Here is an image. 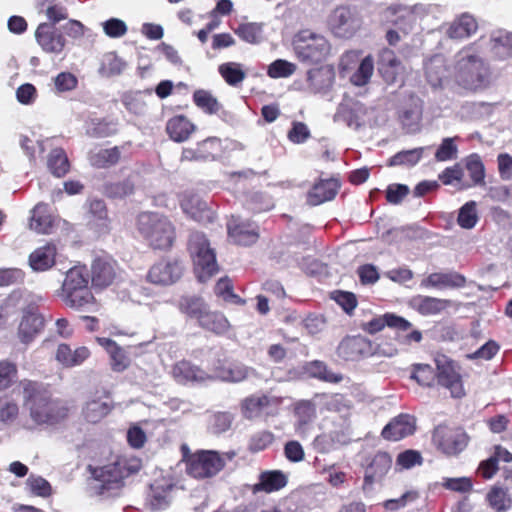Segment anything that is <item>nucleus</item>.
I'll return each mask as SVG.
<instances>
[{
  "mask_svg": "<svg viewBox=\"0 0 512 512\" xmlns=\"http://www.w3.org/2000/svg\"><path fill=\"white\" fill-rule=\"evenodd\" d=\"M92 478L88 485L90 496L100 501H110L123 494L124 480L134 471L125 460H117L103 466L89 467Z\"/></svg>",
  "mask_w": 512,
  "mask_h": 512,
  "instance_id": "1",
  "label": "nucleus"
},
{
  "mask_svg": "<svg viewBox=\"0 0 512 512\" xmlns=\"http://www.w3.org/2000/svg\"><path fill=\"white\" fill-rule=\"evenodd\" d=\"M23 394L30 416L37 424L54 425L68 416V408L61 401L52 399L36 382H23Z\"/></svg>",
  "mask_w": 512,
  "mask_h": 512,
  "instance_id": "2",
  "label": "nucleus"
},
{
  "mask_svg": "<svg viewBox=\"0 0 512 512\" xmlns=\"http://www.w3.org/2000/svg\"><path fill=\"white\" fill-rule=\"evenodd\" d=\"M472 50L473 45H469L459 51L455 78L463 88L477 90L489 84L490 72L483 59Z\"/></svg>",
  "mask_w": 512,
  "mask_h": 512,
  "instance_id": "3",
  "label": "nucleus"
},
{
  "mask_svg": "<svg viewBox=\"0 0 512 512\" xmlns=\"http://www.w3.org/2000/svg\"><path fill=\"white\" fill-rule=\"evenodd\" d=\"M138 231L154 249H168L175 239V228L170 220L158 213L144 212L137 219Z\"/></svg>",
  "mask_w": 512,
  "mask_h": 512,
  "instance_id": "4",
  "label": "nucleus"
},
{
  "mask_svg": "<svg viewBox=\"0 0 512 512\" xmlns=\"http://www.w3.org/2000/svg\"><path fill=\"white\" fill-rule=\"evenodd\" d=\"M188 251L194 264L196 277L200 282L208 281L218 270L216 255L206 235L193 231L188 238Z\"/></svg>",
  "mask_w": 512,
  "mask_h": 512,
  "instance_id": "5",
  "label": "nucleus"
},
{
  "mask_svg": "<svg viewBox=\"0 0 512 512\" xmlns=\"http://www.w3.org/2000/svg\"><path fill=\"white\" fill-rule=\"evenodd\" d=\"M89 277L85 267L75 266L67 273L62 285V298L71 308L80 310L94 303L89 289Z\"/></svg>",
  "mask_w": 512,
  "mask_h": 512,
  "instance_id": "6",
  "label": "nucleus"
},
{
  "mask_svg": "<svg viewBox=\"0 0 512 512\" xmlns=\"http://www.w3.org/2000/svg\"><path fill=\"white\" fill-rule=\"evenodd\" d=\"M292 45L297 58L310 63L325 60L331 51V45L326 37L311 29H303L296 33Z\"/></svg>",
  "mask_w": 512,
  "mask_h": 512,
  "instance_id": "7",
  "label": "nucleus"
},
{
  "mask_svg": "<svg viewBox=\"0 0 512 512\" xmlns=\"http://www.w3.org/2000/svg\"><path fill=\"white\" fill-rule=\"evenodd\" d=\"M431 441L441 454L456 457L467 448L470 437L462 427L439 424L432 431Z\"/></svg>",
  "mask_w": 512,
  "mask_h": 512,
  "instance_id": "8",
  "label": "nucleus"
},
{
  "mask_svg": "<svg viewBox=\"0 0 512 512\" xmlns=\"http://www.w3.org/2000/svg\"><path fill=\"white\" fill-rule=\"evenodd\" d=\"M327 24L335 37L351 39L361 30L363 18L356 7L341 5L331 12Z\"/></svg>",
  "mask_w": 512,
  "mask_h": 512,
  "instance_id": "9",
  "label": "nucleus"
},
{
  "mask_svg": "<svg viewBox=\"0 0 512 512\" xmlns=\"http://www.w3.org/2000/svg\"><path fill=\"white\" fill-rule=\"evenodd\" d=\"M437 369V384L450 392L453 398H462L465 396L462 376L456 363L446 356L435 358Z\"/></svg>",
  "mask_w": 512,
  "mask_h": 512,
  "instance_id": "10",
  "label": "nucleus"
},
{
  "mask_svg": "<svg viewBox=\"0 0 512 512\" xmlns=\"http://www.w3.org/2000/svg\"><path fill=\"white\" fill-rule=\"evenodd\" d=\"M224 465V459L218 452L202 451L189 459L187 473L194 478H209L216 475Z\"/></svg>",
  "mask_w": 512,
  "mask_h": 512,
  "instance_id": "11",
  "label": "nucleus"
},
{
  "mask_svg": "<svg viewBox=\"0 0 512 512\" xmlns=\"http://www.w3.org/2000/svg\"><path fill=\"white\" fill-rule=\"evenodd\" d=\"M392 462L391 455L385 451H377L367 456L362 463L364 469L362 489L371 490L375 483L380 482L390 471Z\"/></svg>",
  "mask_w": 512,
  "mask_h": 512,
  "instance_id": "12",
  "label": "nucleus"
},
{
  "mask_svg": "<svg viewBox=\"0 0 512 512\" xmlns=\"http://www.w3.org/2000/svg\"><path fill=\"white\" fill-rule=\"evenodd\" d=\"M40 296H31V301L23 311V317L19 324L18 334L22 343H30L44 327V318L37 313L36 304L40 302Z\"/></svg>",
  "mask_w": 512,
  "mask_h": 512,
  "instance_id": "13",
  "label": "nucleus"
},
{
  "mask_svg": "<svg viewBox=\"0 0 512 512\" xmlns=\"http://www.w3.org/2000/svg\"><path fill=\"white\" fill-rule=\"evenodd\" d=\"M284 397L274 394L250 396L243 400L241 404L242 414L247 419H253L262 414L271 415L277 410Z\"/></svg>",
  "mask_w": 512,
  "mask_h": 512,
  "instance_id": "14",
  "label": "nucleus"
},
{
  "mask_svg": "<svg viewBox=\"0 0 512 512\" xmlns=\"http://www.w3.org/2000/svg\"><path fill=\"white\" fill-rule=\"evenodd\" d=\"M373 354L372 342L361 335L347 336L337 347V355L345 361H357Z\"/></svg>",
  "mask_w": 512,
  "mask_h": 512,
  "instance_id": "15",
  "label": "nucleus"
},
{
  "mask_svg": "<svg viewBox=\"0 0 512 512\" xmlns=\"http://www.w3.org/2000/svg\"><path fill=\"white\" fill-rule=\"evenodd\" d=\"M183 270L178 260H161L150 268L147 279L156 285H172L182 277Z\"/></svg>",
  "mask_w": 512,
  "mask_h": 512,
  "instance_id": "16",
  "label": "nucleus"
},
{
  "mask_svg": "<svg viewBox=\"0 0 512 512\" xmlns=\"http://www.w3.org/2000/svg\"><path fill=\"white\" fill-rule=\"evenodd\" d=\"M228 235L238 245L254 244L259 238L258 226L254 222L243 221L234 217L227 223Z\"/></svg>",
  "mask_w": 512,
  "mask_h": 512,
  "instance_id": "17",
  "label": "nucleus"
},
{
  "mask_svg": "<svg viewBox=\"0 0 512 512\" xmlns=\"http://www.w3.org/2000/svg\"><path fill=\"white\" fill-rule=\"evenodd\" d=\"M35 38L46 53L59 54L63 51L66 40L63 34L52 24L41 23L35 31Z\"/></svg>",
  "mask_w": 512,
  "mask_h": 512,
  "instance_id": "18",
  "label": "nucleus"
},
{
  "mask_svg": "<svg viewBox=\"0 0 512 512\" xmlns=\"http://www.w3.org/2000/svg\"><path fill=\"white\" fill-rule=\"evenodd\" d=\"M175 488V484L168 479L155 480L150 485V492L147 496V504L150 509L153 511L166 509L172 502Z\"/></svg>",
  "mask_w": 512,
  "mask_h": 512,
  "instance_id": "19",
  "label": "nucleus"
},
{
  "mask_svg": "<svg viewBox=\"0 0 512 512\" xmlns=\"http://www.w3.org/2000/svg\"><path fill=\"white\" fill-rule=\"evenodd\" d=\"M386 326L395 329L397 332H405L411 328L412 324L405 318L388 312L362 323L361 329L369 334H376Z\"/></svg>",
  "mask_w": 512,
  "mask_h": 512,
  "instance_id": "20",
  "label": "nucleus"
},
{
  "mask_svg": "<svg viewBox=\"0 0 512 512\" xmlns=\"http://www.w3.org/2000/svg\"><path fill=\"white\" fill-rule=\"evenodd\" d=\"M414 431V418L408 414H400L385 425L382 429L381 436L388 441H399L412 435Z\"/></svg>",
  "mask_w": 512,
  "mask_h": 512,
  "instance_id": "21",
  "label": "nucleus"
},
{
  "mask_svg": "<svg viewBox=\"0 0 512 512\" xmlns=\"http://www.w3.org/2000/svg\"><path fill=\"white\" fill-rule=\"evenodd\" d=\"M87 224L99 233H107L110 230V218L106 203L102 199L87 201Z\"/></svg>",
  "mask_w": 512,
  "mask_h": 512,
  "instance_id": "22",
  "label": "nucleus"
},
{
  "mask_svg": "<svg viewBox=\"0 0 512 512\" xmlns=\"http://www.w3.org/2000/svg\"><path fill=\"white\" fill-rule=\"evenodd\" d=\"M91 273L93 286L105 288L115 279L116 262L109 257H98L92 263Z\"/></svg>",
  "mask_w": 512,
  "mask_h": 512,
  "instance_id": "23",
  "label": "nucleus"
},
{
  "mask_svg": "<svg viewBox=\"0 0 512 512\" xmlns=\"http://www.w3.org/2000/svg\"><path fill=\"white\" fill-rule=\"evenodd\" d=\"M340 186V182L335 178L321 179L316 182L308 192V203L313 206H317L326 201L333 200L336 197Z\"/></svg>",
  "mask_w": 512,
  "mask_h": 512,
  "instance_id": "24",
  "label": "nucleus"
},
{
  "mask_svg": "<svg viewBox=\"0 0 512 512\" xmlns=\"http://www.w3.org/2000/svg\"><path fill=\"white\" fill-rule=\"evenodd\" d=\"M466 285V278L458 272H435L429 274L426 278L422 279L421 287L423 288H462Z\"/></svg>",
  "mask_w": 512,
  "mask_h": 512,
  "instance_id": "25",
  "label": "nucleus"
},
{
  "mask_svg": "<svg viewBox=\"0 0 512 512\" xmlns=\"http://www.w3.org/2000/svg\"><path fill=\"white\" fill-rule=\"evenodd\" d=\"M173 377L182 384L203 383L213 376L189 361H180L173 367Z\"/></svg>",
  "mask_w": 512,
  "mask_h": 512,
  "instance_id": "26",
  "label": "nucleus"
},
{
  "mask_svg": "<svg viewBox=\"0 0 512 512\" xmlns=\"http://www.w3.org/2000/svg\"><path fill=\"white\" fill-rule=\"evenodd\" d=\"M400 68L401 61L397 58L394 51L389 48L382 49L379 54L378 70L388 84H393L397 81Z\"/></svg>",
  "mask_w": 512,
  "mask_h": 512,
  "instance_id": "27",
  "label": "nucleus"
},
{
  "mask_svg": "<svg viewBox=\"0 0 512 512\" xmlns=\"http://www.w3.org/2000/svg\"><path fill=\"white\" fill-rule=\"evenodd\" d=\"M181 207L186 214L200 223L212 222L215 218L214 212L208 207L207 202L195 195L185 198L181 202Z\"/></svg>",
  "mask_w": 512,
  "mask_h": 512,
  "instance_id": "28",
  "label": "nucleus"
},
{
  "mask_svg": "<svg viewBox=\"0 0 512 512\" xmlns=\"http://www.w3.org/2000/svg\"><path fill=\"white\" fill-rule=\"evenodd\" d=\"M334 79V70L329 66H321L307 72L308 87L314 93H319L329 89L332 86Z\"/></svg>",
  "mask_w": 512,
  "mask_h": 512,
  "instance_id": "29",
  "label": "nucleus"
},
{
  "mask_svg": "<svg viewBox=\"0 0 512 512\" xmlns=\"http://www.w3.org/2000/svg\"><path fill=\"white\" fill-rule=\"evenodd\" d=\"M410 304L418 313L427 316L441 313L451 305V301L431 296L417 295L411 299Z\"/></svg>",
  "mask_w": 512,
  "mask_h": 512,
  "instance_id": "30",
  "label": "nucleus"
},
{
  "mask_svg": "<svg viewBox=\"0 0 512 512\" xmlns=\"http://www.w3.org/2000/svg\"><path fill=\"white\" fill-rule=\"evenodd\" d=\"M485 501L495 512H507L512 508V496L508 487L500 484L492 485L485 495Z\"/></svg>",
  "mask_w": 512,
  "mask_h": 512,
  "instance_id": "31",
  "label": "nucleus"
},
{
  "mask_svg": "<svg viewBox=\"0 0 512 512\" xmlns=\"http://www.w3.org/2000/svg\"><path fill=\"white\" fill-rule=\"evenodd\" d=\"M477 29L476 19L471 15L463 14L449 26L447 36L450 39L462 40L473 35Z\"/></svg>",
  "mask_w": 512,
  "mask_h": 512,
  "instance_id": "32",
  "label": "nucleus"
},
{
  "mask_svg": "<svg viewBox=\"0 0 512 512\" xmlns=\"http://www.w3.org/2000/svg\"><path fill=\"white\" fill-rule=\"evenodd\" d=\"M56 247L47 244L37 248L29 256L30 267L37 272H43L50 269L55 264Z\"/></svg>",
  "mask_w": 512,
  "mask_h": 512,
  "instance_id": "33",
  "label": "nucleus"
},
{
  "mask_svg": "<svg viewBox=\"0 0 512 512\" xmlns=\"http://www.w3.org/2000/svg\"><path fill=\"white\" fill-rule=\"evenodd\" d=\"M491 57L503 61L512 57V33L497 31L491 37Z\"/></svg>",
  "mask_w": 512,
  "mask_h": 512,
  "instance_id": "34",
  "label": "nucleus"
},
{
  "mask_svg": "<svg viewBox=\"0 0 512 512\" xmlns=\"http://www.w3.org/2000/svg\"><path fill=\"white\" fill-rule=\"evenodd\" d=\"M90 355L88 348L82 346L72 350L67 344H60L57 348L56 359L65 367L81 365Z\"/></svg>",
  "mask_w": 512,
  "mask_h": 512,
  "instance_id": "35",
  "label": "nucleus"
},
{
  "mask_svg": "<svg viewBox=\"0 0 512 512\" xmlns=\"http://www.w3.org/2000/svg\"><path fill=\"white\" fill-rule=\"evenodd\" d=\"M287 483L286 476L280 471H266L259 475V481L253 485L252 492L264 491L271 493L283 488Z\"/></svg>",
  "mask_w": 512,
  "mask_h": 512,
  "instance_id": "36",
  "label": "nucleus"
},
{
  "mask_svg": "<svg viewBox=\"0 0 512 512\" xmlns=\"http://www.w3.org/2000/svg\"><path fill=\"white\" fill-rule=\"evenodd\" d=\"M194 129V124L183 115L169 119L166 125V131L169 137L175 142L186 141Z\"/></svg>",
  "mask_w": 512,
  "mask_h": 512,
  "instance_id": "37",
  "label": "nucleus"
},
{
  "mask_svg": "<svg viewBox=\"0 0 512 512\" xmlns=\"http://www.w3.org/2000/svg\"><path fill=\"white\" fill-rule=\"evenodd\" d=\"M118 123L110 119L92 118L85 123V132L92 138H106L117 133Z\"/></svg>",
  "mask_w": 512,
  "mask_h": 512,
  "instance_id": "38",
  "label": "nucleus"
},
{
  "mask_svg": "<svg viewBox=\"0 0 512 512\" xmlns=\"http://www.w3.org/2000/svg\"><path fill=\"white\" fill-rule=\"evenodd\" d=\"M254 370L241 363H230L216 370L213 378L227 382H240L247 379Z\"/></svg>",
  "mask_w": 512,
  "mask_h": 512,
  "instance_id": "39",
  "label": "nucleus"
},
{
  "mask_svg": "<svg viewBox=\"0 0 512 512\" xmlns=\"http://www.w3.org/2000/svg\"><path fill=\"white\" fill-rule=\"evenodd\" d=\"M53 226V218L48 204L38 203L32 210L30 227L40 234H48Z\"/></svg>",
  "mask_w": 512,
  "mask_h": 512,
  "instance_id": "40",
  "label": "nucleus"
},
{
  "mask_svg": "<svg viewBox=\"0 0 512 512\" xmlns=\"http://www.w3.org/2000/svg\"><path fill=\"white\" fill-rule=\"evenodd\" d=\"M111 403L107 399H92L83 408V416L90 423L101 421L111 411Z\"/></svg>",
  "mask_w": 512,
  "mask_h": 512,
  "instance_id": "41",
  "label": "nucleus"
},
{
  "mask_svg": "<svg viewBox=\"0 0 512 512\" xmlns=\"http://www.w3.org/2000/svg\"><path fill=\"white\" fill-rule=\"evenodd\" d=\"M121 157V150L115 146L109 149H101L89 154L90 164L96 168H108L116 165Z\"/></svg>",
  "mask_w": 512,
  "mask_h": 512,
  "instance_id": "42",
  "label": "nucleus"
},
{
  "mask_svg": "<svg viewBox=\"0 0 512 512\" xmlns=\"http://www.w3.org/2000/svg\"><path fill=\"white\" fill-rule=\"evenodd\" d=\"M98 341L109 353L112 369L117 372L123 371L128 366V358L122 348L109 338H99Z\"/></svg>",
  "mask_w": 512,
  "mask_h": 512,
  "instance_id": "43",
  "label": "nucleus"
},
{
  "mask_svg": "<svg viewBox=\"0 0 512 512\" xmlns=\"http://www.w3.org/2000/svg\"><path fill=\"white\" fill-rule=\"evenodd\" d=\"M179 308L182 313L197 319L198 322L209 309L204 300L197 296L182 297L179 302Z\"/></svg>",
  "mask_w": 512,
  "mask_h": 512,
  "instance_id": "44",
  "label": "nucleus"
},
{
  "mask_svg": "<svg viewBox=\"0 0 512 512\" xmlns=\"http://www.w3.org/2000/svg\"><path fill=\"white\" fill-rule=\"evenodd\" d=\"M47 166L54 176L58 178L65 176L70 169L65 151L62 148L53 149L48 156Z\"/></svg>",
  "mask_w": 512,
  "mask_h": 512,
  "instance_id": "45",
  "label": "nucleus"
},
{
  "mask_svg": "<svg viewBox=\"0 0 512 512\" xmlns=\"http://www.w3.org/2000/svg\"><path fill=\"white\" fill-rule=\"evenodd\" d=\"M198 323L202 328L216 334H223L229 328V322L222 313L212 312L209 309Z\"/></svg>",
  "mask_w": 512,
  "mask_h": 512,
  "instance_id": "46",
  "label": "nucleus"
},
{
  "mask_svg": "<svg viewBox=\"0 0 512 512\" xmlns=\"http://www.w3.org/2000/svg\"><path fill=\"white\" fill-rule=\"evenodd\" d=\"M135 184L131 178L117 182H106L103 185V194L109 198L121 199L134 193Z\"/></svg>",
  "mask_w": 512,
  "mask_h": 512,
  "instance_id": "47",
  "label": "nucleus"
},
{
  "mask_svg": "<svg viewBox=\"0 0 512 512\" xmlns=\"http://www.w3.org/2000/svg\"><path fill=\"white\" fill-rule=\"evenodd\" d=\"M234 32L241 40L249 44H259L263 40L262 23H242L234 30Z\"/></svg>",
  "mask_w": 512,
  "mask_h": 512,
  "instance_id": "48",
  "label": "nucleus"
},
{
  "mask_svg": "<svg viewBox=\"0 0 512 512\" xmlns=\"http://www.w3.org/2000/svg\"><path fill=\"white\" fill-rule=\"evenodd\" d=\"M411 378L420 386L434 387L437 383V369L435 370L429 364H414L412 367Z\"/></svg>",
  "mask_w": 512,
  "mask_h": 512,
  "instance_id": "49",
  "label": "nucleus"
},
{
  "mask_svg": "<svg viewBox=\"0 0 512 512\" xmlns=\"http://www.w3.org/2000/svg\"><path fill=\"white\" fill-rule=\"evenodd\" d=\"M219 74L223 77L225 82L233 87L241 85L246 77V73L242 70V66L237 62L223 63L218 67Z\"/></svg>",
  "mask_w": 512,
  "mask_h": 512,
  "instance_id": "50",
  "label": "nucleus"
},
{
  "mask_svg": "<svg viewBox=\"0 0 512 512\" xmlns=\"http://www.w3.org/2000/svg\"><path fill=\"white\" fill-rule=\"evenodd\" d=\"M197 151L200 161L216 160L222 152L221 140L217 137H209L197 144Z\"/></svg>",
  "mask_w": 512,
  "mask_h": 512,
  "instance_id": "51",
  "label": "nucleus"
},
{
  "mask_svg": "<svg viewBox=\"0 0 512 512\" xmlns=\"http://www.w3.org/2000/svg\"><path fill=\"white\" fill-rule=\"evenodd\" d=\"M479 221L477 204L475 201L466 202L460 209L457 217L458 225L463 229H472Z\"/></svg>",
  "mask_w": 512,
  "mask_h": 512,
  "instance_id": "52",
  "label": "nucleus"
},
{
  "mask_svg": "<svg viewBox=\"0 0 512 512\" xmlns=\"http://www.w3.org/2000/svg\"><path fill=\"white\" fill-rule=\"evenodd\" d=\"M245 205L248 210L260 213L274 207L272 198L263 192H251L247 195Z\"/></svg>",
  "mask_w": 512,
  "mask_h": 512,
  "instance_id": "53",
  "label": "nucleus"
},
{
  "mask_svg": "<svg viewBox=\"0 0 512 512\" xmlns=\"http://www.w3.org/2000/svg\"><path fill=\"white\" fill-rule=\"evenodd\" d=\"M374 71V61L371 55L366 56L358 69L352 74L350 81L355 86H364L369 81Z\"/></svg>",
  "mask_w": 512,
  "mask_h": 512,
  "instance_id": "54",
  "label": "nucleus"
},
{
  "mask_svg": "<svg viewBox=\"0 0 512 512\" xmlns=\"http://www.w3.org/2000/svg\"><path fill=\"white\" fill-rule=\"evenodd\" d=\"M193 100L197 107L209 114H215L221 109V104L206 90H196L193 94Z\"/></svg>",
  "mask_w": 512,
  "mask_h": 512,
  "instance_id": "55",
  "label": "nucleus"
},
{
  "mask_svg": "<svg viewBox=\"0 0 512 512\" xmlns=\"http://www.w3.org/2000/svg\"><path fill=\"white\" fill-rule=\"evenodd\" d=\"M307 370L313 377L330 383H338L343 378L341 374L330 371L322 361L310 362Z\"/></svg>",
  "mask_w": 512,
  "mask_h": 512,
  "instance_id": "56",
  "label": "nucleus"
},
{
  "mask_svg": "<svg viewBox=\"0 0 512 512\" xmlns=\"http://www.w3.org/2000/svg\"><path fill=\"white\" fill-rule=\"evenodd\" d=\"M234 417L229 412H217L210 417L209 431L213 434H221L230 429Z\"/></svg>",
  "mask_w": 512,
  "mask_h": 512,
  "instance_id": "57",
  "label": "nucleus"
},
{
  "mask_svg": "<svg viewBox=\"0 0 512 512\" xmlns=\"http://www.w3.org/2000/svg\"><path fill=\"white\" fill-rule=\"evenodd\" d=\"M412 103L409 107L403 108L398 115L400 122L404 126H411L417 123L422 115V106L419 99L411 97Z\"/></svg>",
  "mask_w": 512,
  "mask_h": 512,
  "instance_id": "58",
  "label": "nucleus"
},
{
  "mask_svg": "<svg viewBox=\"0 0 512 512\" xmlns=\"http://www.w3.org/2000/svg\"><path fill=\"white\" fill-rule=\"evenodd\" d=\"M294 415L298 425L302 426L311 422L316 417V407L312 401L302 400L295 404Z\"/></svg>",
  "mask_w": 512,
  "mask_h": 512,
  "instance_id": "59",
  "label": "nucleus"
},
{
  "mask_svg": "<svg viewBox=\"0 0 512 512\" xmlns=\"http://www.w3.org/2000/svg\"><path fill=\"white\" fill-rule=\"evenodd\" d=\"M423 151V148H415L412 150L398 152L389 159V166H398L404 164L415 165L422 158Z\"/></svg>",
  "mask_w": 512,
  "mask_h": 512,
  "instance_id": "60",
  "label": "nucleus"
},
{
  "mask_svg": "<svg viewBox=\"0 0 512 512\" xmlns=\"http://www.w3.org/2000/svg\"><path fill=\"white\" fill-rule=\"evenodd\" d=\"M26 486L29 491L39 497H49L52 494L50 483L41 476L30 475L26 480Z\"/></svg>",
  "mask_w": 512,
  "mask_h": 512,
  "instance_id": "61",
  "label": "nucleus"
},
{
  "mask_svg": "<svg viewBox=\"0 0 512 512\" xmlns=\"http://www.w3.org/2000/svg\"><path fill=\"white\" fill-rule=\"evenodd\" d=\"M121 102L129 112L135 115H141L145 111V102L142 100V97L138 92H128L123 94Z\"/></svg>",
  "mask_w": 512,
  "mask_h": 512,
  "instance_id": "62",
  "label": "nucleus"
},
{
  "mask_svg": "<svg viewBox=\"0 0 512 512\" xmlns=\"http://www.w3.org/2000/svg\"><path fill=\"white\" fill-rule=\"evenodd\" d=\"M457 146L452 138H444L435 153L438 162H444L457 157Z\"/></svg>",
  "mask_w": 512,
  "mask_h": 512,
  "instance_id": "63",
  "label": "nucleus"
},
{
  "mask_svg": "<svg viewBox=\"0 0 512 512\" xmlns=\"http://www.w3.org/2000/svg\"><path fill=\"white\" fill-rule=\"evenodd\" d=\"M105 34L110 38H120L127 33V25L118 18H110L102 23Z\"/></svg>",
  "mask_w": 512,
  "mask_h": 512,
  "instance_id": "64",
  "label": "nucleus"
}]
</instances>
